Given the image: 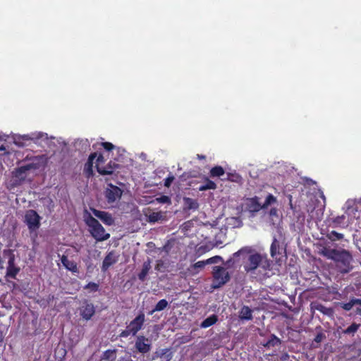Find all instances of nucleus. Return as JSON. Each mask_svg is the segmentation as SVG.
I'll return each mask as SVG.
<instances>
[{"instance_id":"ddd939ff","label":"nucleus","mask_w":361,"mask_h":361,"mask_svg":"<svg viewBox=\"0 0 361 361\" xmlns=\"http://www.w3.org/2000/svg\"><path fill=\"white\" fill-rule=\"evenodd\" d=\"M145 321V317L143 313H140L133 321L130 322L128 326L132 332V335L135 336L142 327Z\"/></svg>"},{"instance_id":"2f4dec72","label":"nucleus","mask_w":361,"mask_h":361,"mask_svg":"<svg viewBox=\"0 0 361 361\" xmlns=\"http://www.w3.org/2000/svg\"><path fill=\"white\" fill-rule=\"evenodd\" d=\"M327 237L331 240L336 241L342 239L343 238V235L342 233L332 231L327 235Z\"/></svg>"},{"instance_id":"473e14b6","label":"nucleus","mask_w":361,"mask_h":361,"mask_svg":"<svg viewBox=\"0 0 361 361\" xmlns=\"http://www.w3.org/2000/svg\"><path fill=\"white\" fill-rule=\"evenodd\" d=\"M360 327V324L356 323L352 324L349 326L345 330H344L343 333L345 334H354Z\"/></svg>"},{"instance_id":"7ed1b4c3","label":"nucleus","mask_w":361,"mask_h":361,"mask_svg":"<svg viewBox=\"0 0 361 361\" xmlns=\"http://www.w3.org/2000/svg\"><path fill=\"white\" fill-rule=\"evenodd\" d=\"M37 160H39V158L35 157L32 163L16 169L12 172L13 185H20L27 178L31 171H35L39 168V161H35Z\"/></svg>"},{"instance_id":"423d86ee","label":"nucleus","mask_w":361,"mask_h":361,"mask_svg":"<svg viewBox=\"0 0 361 361\" xmlns=\"http://www.w3.org/2000/svg\"><path fill=\"white\" fill-rule=\"evenodd\" d=\"M213 288H216L222 286L230 280V274L226 268L215 266L213 267Z\"/></svg>"},{"instance_id":"0eeeda50","label":"nucleus","mask_w":361,"mask_h":361,"mask_svg":"<svg viewBox=\"0 0 361 361\" xmlns=\"http://www.w3.org/2000/svg\"><path fill=\"white\" fill-rule=\"evenodd\" d=\"M41 217L32 209L26 212L25 215V223L30 231L37 230L40 226Z\"/></svg>"},{"instance_id":"f8f14e48","label":"nucleus","mask_w":361,"mask_h":361,"mask_svg":"<svg viewBox=\"0 0 361 361\" xmlns=\"http://www.w3.org/2000/svg\"><path fill=\"white\" fill-rule=\"evenodd\" d=\"M90 211L92 215L99 219L104 224L111 226L114 224V219L111 214L94 208H90Z\"/></svg>"},{"instance_id":"a19ab883","label":"nucleus","mask_w":361,"mask_h":361,"mask_svg":"<svg viewBox=\"0 0 361 361\" xmlns=\"http://www.w3.org/2000/svg\"><path fill=\"white\" fill-rule=\"evenodd\" d=\"M325 337L326 336H325L324 334L319 332L317 334V335L314 338V341L316 343H320L324 338H325Z\"/></svg>"},{"instance_id":"20e7f679","label":"nucleus","mask_w":361,"mask_h":361,"mask_svg":"<svg viewBox=\"0 0 361 361\" xmlns=\"http://www.w3.org/2000/svg\"><path fill=\"white\" fill-rule=\"evenodd\" d=\"M48 140L47 133L42 132H35L27 135H18L14 137L15 145L19 147L25 146L24 141L32 140L37 144L41 145L42 142Z\"/></svg>"},{"instance_id":"79ce46f5","label":"nucleus","mask_w":361,"mask_h":361,"mask_svg":"<svg viewBox=\"0 0 361 361\" xmlns=\"http://www.w3.org/2000/svg\"><path fill=\"white\" fill-rule=\"evenodd\" d=\"M354 306L353 303V301L352 300L347 302V303H345L342 305V307L345 310H347V311H349L352 309V307Z\"/></svg>"},{"instance_id":"37998d69","label":"nucleus","mask_w":361,"mask_h":361,"mask_svg":"<svg viewBox=\"0 0 361 361\" xmlns=\"http://www.w3.org/2000/svg\"><path fill=\"white\" fill-rule=\"evenodd\" d=\"M129 335H132V332L130 331L129 327L127 326L126 329H125L120 334V336L125 338L128 337Z\"/></svg>"},{"instance_id":"39448f33","label":"nucleus","mask_w":361,"mask_h":361,"mask_svg":"<svg viewBox=\"0 0 361 361\" xmlns=\"http://www.w3.org/2000/svg\"><path fill=\"white\" fill-rule=\"evenodd\" d=\"M334 261L338 263L337 267L341 273H348L352 268V256L346 250H338Z\"/></svg>"},{"instance_id":"6ab92c4d","label":"nucleus","mask_w":361,"mask_h":361,"mask_svg":"<svg viewBox=\"0 0 361 361\" xmlns=\"http://www.w3.org/2000/svg\"><path fill=\"white\" fill-rule=\"evenodd\" d=\"M118 167V165L112 163L111 161L108 164V165L106 167H100L99 166L97 165V169L99 173L102 175H110L112 174L114 172V170L115 169H117Z\"/></svg>"},{"instance_id":"c756f323","label":"nucleus","mask_w":361,"mask_h":361,"mask_svg":"<svg viewBox=\"0 0 361 361\" xmlns=\"http://www.w3.org/2000/svg\"><path fill=\"white\" fill-rule=\"evenodd\" d=\"M224 169L221 166H215L210 171L212 177H220L224 174Z\"/></svg>"},{"instance_id":"e433bc0d","label":"nucleus","mask_w":361,"mask_h":361,"mask_svg":"<svg viewBox=\"0 0 361 361\" xmlns=\"http://www.w3.org/2000/svg\"><path fill=\"white\" fill-rule=\"evenodd\" d=\"M85 289H90L92 291H97L98 290V285L94 282H90L85 286Z\"/></svg>"},{"instance_id":"dca6fc26","label":"nucleus","mask_w":361,"mask_h":361,"mask_svg":"<svg viewBox=\"0 0 361 361\" xmlns=\"http://www.w3.org/2000/svg\"><path fill=\"white\" fill-rule=\"evenodd\" d=\"M119 255L115 252H110L104 259L102 266V270L106 271L111 265L116 264L118 260Z\"/></svg>"},{"instance_id":"1a4fd4ad","label":"nucleus","mask_w":361,"mask_h":361,"mask_svg":"<svg viewBox=\"0 0 361 361\" xmlns=\"http://www.w3.org/2000/svg\"><path fill=\"white\" fill-rule=\"evenodd\" d=\"M4 255L8 257V267L6 271V276L12 279H15L16 276L20 271V269L15 265V255L11 250L4 251Z\"/></svg>"},{"instance_id":"9b49d317","label":"nucleus","mask_w":361,"mask_h":361,"mask_svg":"<svg viewBox=\"0 0 361 361\" xmlns=\"http://www.w3.org/2000/svg\"><path fill=\"white\" fill-rule=\"evenodd\" d=\"M135 346L138 352L147 353L151 350V342L149 338L139 336L136 338Z\"/></svg>"},{"instance_id":"4be33fe9","label":"nucleus","mask_w":361,"mask_h":361,"mask_svg":"<svg viewBox=\"0 0 361 361\" xmlns=\"http://www.w3.org/2000/svg\"><path fill=\"white\" fill-rule=\"evenodd\" d=\"M312 308L329 317L333 316L334 314V310L331 308L326 307L319 303L313 304Z\"/></svg>"},{"instance_id":"c9c22d12","label":"nucleus","mask_w":361,"mask_h":361,"mask_svg":"<svg viewBox=\"0 0 361 361\" xmlns=\"http://www.w3.org/2000/svg\"><path fill=\"white\" fill-rule=\"evenodd\" d=\"M155 201L161 204H171V199L166 195L157 197L156 198Z\"/></svg>"},{"instance_id":"f704fd0d","label":"nucleus","mask_w":361,"mask_h":361,"mask_svg":"<svg viewBox=\"0 0 361 361\" xmlns=\"http://www.w3.org/2000/svg\"><path fill=\"white\" fill-rule=\"evenodd\" d=\"M281 343V341L279 338L275 336L274 335H271V338L267 341L266 345L267 346H275L279 345Z\"/></svg>"},{"instance_id":"a18cd8bd","label":"nucleus","mask_w":361,"mask_h":361,"mask_svg":"<svg viewBox=\"0 0 361 361\" xmlns=\"http://www.w3.org/2000/svg\"><path fill=\"white\" fill-rule=\"evenodd\" d=\"M96 157H97V159H96V161L94 162L96 165L99 166L100 163L104 162V157L102 154H99V156L97 155ZM95 166L97 167V166Z\"/></svg>"},{"instance_id":"f257e3e1","label":"nucleus","mask_w":361,"mask_h":361,"mask_svg":"<svg viewBox=\"0 0 361 361\" xmlns=\"http://www.w3.org/2000/svg\"><path fill=\"white\" fill-rule=\"evenodd\" d=\"M248 255L246 262L244 263V269L247 273L254 274L257 269L264 271L270 269L271 263L266 255L257 252L252 253L250 247H244L233 254V257Z\"/></svg>"},{"instance_id":"58836bf2","label":"nucleus","mask_w":361,"mask_h":361,"mask_svg":"<svg viewBox=\"0 0 361 361\" xmlns=\"http://www.w3.org/2000/svg\"><path fill=\"white\" fill-rule=\"evenodd\" d=\"M206 264H207L206 262V260L205 261H199V262H196L195 264H194L192 267L194 269H203Z\"/></svg>"},{"instance_id":"6e6552de","label":"nucleus","mask_w":361,"mask_h":361,"mask_svg":"<svg viewBox=\"0 0 361 361\" xmlns=\"http://www.w3.org/2000/svg\"><path fill=\"white\" fill-rule=\"evenodd\" d=\"M356 204V200H348L344 205V214L346 215V219L350 224H352L355 219L358 218V209Z\"/></svg>"},{"instance_id":"603ef678","label":"nucleus","mask_w":361,"mask_h":361,"mask_svg":"<svg viewBox=\"0 0 361 361\" xmlns=\"http://www.w3.org/2000/svg\"><path fill=\"white\" fill-rule=\"evenodd\" d=\"M5 150H6V147H5L4 145H1V146L0 147V152H1V151H5Z\"/></svg>"},{"instance_id":"9d476101","label":"nucleus","mask_w":361,"mask_h":361,"mask_svg":"<svg viewBox=\"0 0 361 361\" xmlns=\"http://www.w3.org/2000/svg\"><path fill=\"white\" fill-rule=\"evenodd\" d=\"M122 195V190L117 186L109 184L106 189L105 196L110 203L119 200Z\"/></svg>"},{"instance_id":"ea45409f","label":"nucleus","mask_w":361,"mask_h":361,"mask_svg":"<svg viewBox=\"0 0 361 361\" xmlns=\"http://www.w3.org/2000/svg\"><path fill=\"white\" fill-rule=\"evenodd\" d=\"M174 180V176H169V177H167L165 180H164V185L167 188H169L171 183Z\"/></svg>"},{"instance_id":"f3484780","label":"nucleus","mask_w":361,"mask_h":361,"mask_svg":"<svg viewBox=\"0 0 361 361\" xmlns=\"http://www.w3.org/2000/svg\"><path fill=\"white\" fill-rule=\"evenodd\" d=\"M149 211L150 209L148 208L144 212L145 215L147 217V221L149 223L154 224L156 222L163 221L165 220L164 213L161 212L149 213Z\"/></svg>"},{"instance_id":"3c124183","label":"nucleus","mask_w":361,"mask_h":361,"mask_svg":"<svg viewBox=\"0 0 361 361\" xmlns=\"http://www.w3.org/2000/svg\"><path fill=\"white\" fill-rule=\"evenodd\" d=\"M197 158H198V159H204V158H205V157H204V156H203V155L197 154Z\"/></svg>"},{"instance_id":"de8ad7c7","label":"nucleus","mask_w":361,"mask_h":361,"mask_svg":"<svg viewBox=\"0 0 361 361\" xmlns=\"http://www.w3.org/2000/svg\"><path fill=\"white\" fill-rule=\"evenodd\" d=\"M353 303L354 305H361V299H352Z\"/></svg>"},{"instance_id":"aec40b11","label":"nucleus","mask_w":361,"mask_h":361,"mask_svg":"<svg viewBox=\"0 0 361 361\" xmlns=\"http://www.w3.org/2000/svg\"><path fill=\"white\" fill-rule=\"evenodd\" d=\"M97 157V153L91 154L88 158L87 163L85 164L84 171L87 176H90L93 173L94 160Z\"/></svg>"},{"instance_id":"f03ea898","label":"nucleus","mask_w":361,"mask_h":361,"mask_svg":"<svg viewBox=\"0 0 361 361\" xmlns=\"http://www.w3.org/2000/svg\"><path fill=\"white\" fill-rule=\"evenodd\" d=\"M84 221L91 235L96 240L104 241L109 238L110 234L106 233L102 224L87 211L84 214Z\"/></svg>"},{"instance_id":"7c9ffc66","label":"nucleus","mask_w":361,"mask_h":361,"mask_svg":"<svg viewBox=\"0 0 361 361\" xmlns=\"http://www.w3.org/2000/svg\"><path fill=\"white\" fill-rule=\"evenodd\" d=\"M250 209L252 212H258L264 207L257 202V199H252L250 200Z\"/></svg>"},{"instance_id":"c03bdc74","label":"nucleus","mask_w":361,"mask_h":361,"mask_svg":"<svg viewBox=\"0 0 361 361\" xmlns=\"http://www.w3.org/2000/svg\"><path fill=\"white\" fill-rule=\"evenodd\" d=\"M102 146L104 147V148L108 151H110L111 149H113L114 148V146L113 144H111V142H103L102 143Z\"/></svg>"},{"instance_id":"72a5a7b5","label":"nucleus","mask_w":361,"mask_h":361,"mask_svg":"<svg viewBox=\"0 0 361 361\" xmlns=\"http://www.w3.org/2000/svg\"><path fill=\"white\" fill-rule=\"evenodd\" d=\"M276 202V198L274 195L269 194L266 197L264 203L262 204V207L267 208L269 205L275 203Z\"/></svg>"},{"instance_id":"bb28decb","label":"nucleus","mask_w":361,"mask_h":361,"mask_svg":"<svg viewBox=\"0 0 361 361\" xmlns=\"http://www.w3.org/2000/svg\"><path fill=\"white\" fill-rule=\"evenodd\" d=\"M338 251V250L334 249L324 248L321 251V253L327 258L334 260Z\"/></svg>"},{"instance_id":"49530a36","label":"nucleus","mask_w":361,"mask_h":361,"mask_svg":"<svg viewBox=\"0 0 361 361\" xmlns=\"http://www.w3.org/2000/svg\"><path fill=\"white\" fill-rule=\"evenodd\" d=\"M269 215L271 216H278V211L276 209L273 208L269 212Z\"/></svg>"},{"instance_id":"a878e982","label":"nucleus","mask_w":361,"mask_h":361,"mask_svg":"<svg viewBox=\"0 0 361 361\" xmlns=\"http://www.w3.org/2000/svg\"><path fill=\"white\" fill-rule=\"evenodd\" d=\"M334 223L341 227H347L350 224L346 219V215L338 216L334 219Z\"/></svg>"},{"instance_id":"a211bd4d","label":"nucleus","mask_w":361,"mask_h":361,"mask_svg":"<svg viewBox=\"0 0 361 361\" xmlns=\"http://www.w3.org/2000/svg\"><path fill=\"white\" fill-rule=\"evenodd\" d=\"M61 262L65 268L73 273H78V268L77 264L73 261L68 258L67 256L62 255L61 257Z\"/></svg>"},{"instance_id":"412c9836","label":"nucleus","mask_w":361,"mask_h":361,"mask_svg":"<svg viewBox=\"0 0 361 361\" xmlns=\"http://www.w3.org/2000/svg\"><path fill=\"white\" fill-rule=\"evenodd\" d=\"M184 209L185 210H196L199 207V204L197 200L190 197L183 198Z\"/></svg>"},{"instance_id":"cd10ccee","label":"nucleus","mask_w":361,"mask_h":361,"mask_svg":"<svg viewBox=\"0 0 361 361\" xmlns=\"http://www.w3.org/2000/svg\"><path fill=\"white\" fill-rule=\"evenodd\" d=\"M169 303L165 299H162L159 300L157 304L156 305L154 309L150 312V314H152L154 312H159L163 310H164L167 306Z\"/></svg>"},{"instance_id":"5701e85b","label":"nucleus","mask_w":361,"mask_h":361,"mask_svg":"<svg viewBox=\"0 0 361 361\" xmlns=\"http://www.w3.org/2000/svg\"><path fill=\"white\" fill-rule=\"evenodd\" d=\"M239 318L241 320H251L252 319V311L247 306H243L239 312Z\"/></svg>"},{"instance_id":"b1692460","label":"nucleus","mask_w":361,"mask_h":361,"mask_svg":"<svg viewBox=\"0 0 361 361\" xmlns=\"http://www.w3.org/2000/svg\"><path fill=\"white\" fill-rule=\"evenodd\" d=\"M150 269H151V262L149 259H148L147 261H145L143 263L142 271L138 274V278L140 281H144L145 280V278H146L147 275L148 274Z\"/></svg>"},{"instance_id":"4c0bfd02","label":"nucleus","mask_w":361,"mask_h":361,"mask_svg":"<svg viewBox=\"0 0 361 361\" xmlns=\"http://www.w3.org/2000/svg\"><path fill=\"white\" fill-rule=\"evenodd\" d=\"M222 258L220 256H215L206 260L207 264L218 263Z\"/></svg>"},{"instance_id":"8fccbe9b","label":"nucleus","mask_w":361,"mask_h":361,"mask_svg":"<svg viewBox=\"0 0 361 361\" xmlns=\"http://www.w3.org/2000/svg\"><path fill=\"white\" fill-rule=\"evenodd\" d=\"M110 353H113V352H110L109 350L105 352V353H104L105 358H108L109 357L108 354Z\"/></svg>"},{"instance_id":"2eb2a0df","label":"nucleus","mask_w":361,"mask_h":361,"mask_svg":"<svg viewBox=\"0 0 361 361\" xmlns=\"http://www.w3.org/2000/svg\"><path fill=\"white\" fill-rule=\"evenodd\" d=\"M95 313V308L93 304L87 302H83L80 308V314L85 320H89Z\"/></svg>"},{"instance_id":"4468645a","label":"nucleus","mask_w":361,"mask_h":361,"mask_svg":"<svg viewBox=\"0 0 361 361\" xmlns=\"http://www.w3.org/2000/svg\"><path fill=\"white\" fill-rule=\"evenodd\" d=\"M278 236L274 235L273 238V242L271 245L270 252L271 256L274 257L276 255L279 254L281 248V241L283 239V233L281 228H277Z\"/></svg>"},{"instance_id":"c85d7f7f","label":"nucleus","mask_w":361,"mask_h":361,"mask_svg":"<svg viewBox=\"0 0 361 361\" xmlns=\"http://www.w3.org/2000/svg\"><path fill=\"white\" fill-rule=\"evenodd\" d=\"M216 185L214 182H213L211 180L206 179L205 183L200 186L199 190L204 191V190H210V189L214 190V189H216Z\"/></svg>"},{"instance_id":"09e8293b","label":"nucleus","mask_w":361,"mask_h":361,"mask_svg":"<svg viewBox=\"0 0 361 361\" xmlns=\"http://www.w3.org/2000/svg\"><path fill=\"white\" fill-rule=\"evenodd\" d=\"M4 340V334H3V332L0 331V343L3 341Z\"/></svg>"},{"instance_id":"864d4df0","label":"nucleus","mask_w":361,"mask_h":361,"mask_svg":"<svg viewBox=\"0 0 361 361\" xmlns=\"http://www.w3.org/2000/svg\"><path fill=\"white\" fill-rule=\"evenodd\" d=\"M360 201H361V198H360Z\"/></svg>"},{"instance_id":"393cba45","label":"nucleus","mask_w":361,"mask_h":361,"mask_svg":"<svg viewBox=\"0 0 361 361\" xmlns=\"http://www.w3.org/2000/svg\"><path fill=\"white\" fill-rule=\"evenodd\" d=\"M217 322V317L215 314H212L205 319L200 324L201 328H208L212 325L214 324Z\"/></svg>"}]
</instances>
